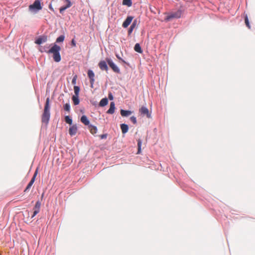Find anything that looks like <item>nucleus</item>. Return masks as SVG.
<instances>
[{"mask_svg": "<svg viewBox=\"0 0 255 255\" xmlns=\"http://www.w3.org/2000/svg\"><path fill=\"white\" fill-rule=\"evenodd\" d=\"M29 10L31 12H37L42 8L40 0H35L33 4L28 7Z\"/></svg>", "mask_w": 255, "mask_h": 255, "instance_id": "nucleus-3", "label": "nucleus"}, {"mask_svg": "<svg viewBox=\"0 0 255 255\" xmlns=\"http://www.w3.org/2000/svg\"><path fill=\"white\" fill-rule=\"evenodd\" d=\"M71 45L73 47H75L76 46V42L74 39H73L71 41Z\"/></svg>", "mask_w": 255, "mask_h": 255, "instance_id": "nucleus-34", "label": "nucleus"}, {"mask_svg": "<svg viewBox=\"0 0 255 255\" xmlns=\"http://www.w3.org/2000/svg\"><path fill=\"white\" fill-rule=\"evenodd\" d=\"M133 18V16H128L122 24L123 27H124V28H127L130 24Z\"/></svg>", "mask_w": 255, "mask_h": 255, "instance_id": "nucleus-12", "label": "nucleus"}, {"mask_svg": "<svg viewBox=\"0 0 255 255\" xmlns=\"http://www.w3.org/2000/svg\"><path fill=\"white\" fill-rule=\"evenodd\" d=\"M77 131V128L76 125H73L70 127L69 129V133L71 136L76 134Z\"/></svg>", "mask_w": 255, "mask_h": 255, "instance_id": "nucleus-15", "label": "nucleus"}, {"mask_svg": "<svg viewBox=\"0 0 255 255\" xmlns=\"http://www.w3.org/2000/svg\"><path fill=\"white\" fill-rule=\"evenodd\" d=\"M74 95L73 96H79L80 92V88L78 86H75L74 87Z\"/></svg>", "mask_w": 255, "mask_h": 255, "instance_id": "nucleus-25", "label": "nucleus"}, {"mask_svg": "<svg viewBox=\"0 0 255 255\" xmlns=\"http://www.w3.org/2000/svg\"><path fill=\"white\" fill-rule=\"evenodd\" d=\"M116 57H117V58L118 59H119L120 60H121L122 62L123 63H126V62L125 60H124L123 59H122V58L121 57H120L118 55H116Z\"/></svg>", "mask_w": 255, "mask_h": 255, "instance_id": "nucleus-36", "label": "nucleus"}, {"mask_svg": "<svg viewBox=\"0 0 255 255\" xmlns=\"http://www.w3.org/2000/svg\"><path fill=\"white\" fill-rule=\"evenodd\" d=\"M36 175H37V171H36L34 173L32 178H31L30 181L29 182V183L27 185L26 187L24 189V192H28L30 188H31V187L32 186V185H33V183L35 181Z\"/></svg>", "mask_w": 255, "mask_h": 255, "instance_id": "nucleus-9", "label": "nucleus"}, {"mask_svg": "<svg viewBox=\"0 0 255 255\" xmlns=\"http://www.w3.org/2000/svg\"><path fill=\"white\" fill-rule=\"evenodd\" d=\"M72 100L73 102V104L74 105H78L80 103V100L79 99V96H73L72 97Z\"/></svg>", "mask_w": 255, "mask_h": 255, "instance_id": "nucleus-22", "label": "nucleus"}, {"mask_svg": "<svg viewBox=\"0 0 255 255\" xmlns=\"http://www.w3.org/2000/svg\"><path fill=\"white\" fill-rule=\"evenodd\" d=\"M77 75L74 76V77H73V79L72 80V84H73V85H75L76 84V80H77Z\"/></svg>", "mask_w": 255, "mask_h": 255, "instance_id": "nucleus-33", "label": "nucleus"}, {"mask_svg": "<svg viewBox=\"0 0 255 255\" xmlns=\"http://www.w3.org/2000/svg\"><path fill=\"white\" fill-rule=\"evenodd\" d=\"M134 49L136 52L139 53H142V50L139 43L135 44Z\"/></svg>", "mask_w": 255, "mask_h": 255, "instance_id": "nucleus-23", "label": "nucleus"}, {"mask_svg": "<svg viewBox=\"0 0 255 255\" xmlns=\"http://www.w3.org/2000/svg\"><path fill=\"white\" fill-rule=\"evenodd\" d=\"M36 175H37V171H36L34 173L32 178H31L30 181L29 182V183L27 185L26 187L24 189V192H28L30 188H31V187L32 186V185H33V183L35 181Z\"/></svg>", "mask_w": 255, "mask_h": 255, "instance_id": "nucleus-10", "label": "nucleus"}, {"mask_svg": "<svg viewBox=\"0 0 255 255\" xmlns=\"http://www.w3.org/2000/svg\"><path fill=\"white\" fill-rule=\"evenodd\" d=\"M136 24H137V20H134L133 21L132 23L131 24V26H130V27L129 28V29L128 30V35H130L131 34V33L133 31V30L134 29V28L136 26Z\"/></svg>", "mask_w": 255, "mask_h": 255, "instance_id": "nucleus-16", "label": "nucleus"}, {"mask_svg": "<svg viewBox=\"0 0 255 255\" xmlns=\"http://www.w3.org/2000/svg\"><path fill=\"white\" fill-rule=\"evenodd\" d=\"M141 143L142 141L140 139H138L137 140V146H138V150L137 154H139L141 152Z\"/></svg>", "mask_w": 255, "mask_h": 255, "instance_id": "nucleus-26", "label": "nucleus"}, {"mask_svg": "<svg viewBox=\"0 0 255 255\" xmlns=\"http://www.w3.org/2000/svg\"><path fill=\"white\" fill-rule=\"evenodd\" d=\"M41 206V203L39 201H37L36 204L33 208V213L31 216V218H33L35 216H36L40 211Z\"/></svg>", "mask_w": 255, "mask_h": 255, "instance_id": "nucleus-8", "label": "nucleus"}, {"mask_svg": "<svg viewBox=\"0 0 255 255\" xmlns=\"http://www.w3.org/2000/svg\"><path fill=\"white\" fill-rule=\"evenodd\" d=\"M61 48L58 45L54 44V45L47 51L44 50V52H46L48 53L53 54V58L55 62H59L61 61V58L60 54V51ZM41 52H44L43 50H40Z\"/></svg>", "mask_w": 255, "mask_h": 255, "instance_id": "nucleus-1", "label": "nucleus"}, {"mask_svg": "<svg viewBox=\"0 0 255 255\" xmlns=\"http://www.w3.org/2000/svg\"><path fill=\"white\" fill-rule=\"evenodd\" d=\"M88 76L90 79V82L91 84V87L93 88V85L95 82V74L94 72L91 70H89L88 71Z\"/></svg>", "mask_w": 255, "mask_h": 255, "instance_id": "nucleus-7", "label": "nucleus"}, {"mask_svg": "<svg viewBox=\"0 0 255 255\" xmlns=\"http://www.w3.org/2000/svg\"><path fill=\"white\" fill-rule=\"evenodd\" d=\"M81 121L86 126H88L90 124L89 121L88 120L87 117L85 115H83L81 117Z\"/></svg>", "mask_w": 255, "mask_h": 255, "instance_id": "nucleus-19", "label": "nucleus"}, {"mask_svg": "<svg viewBox=\"0 0 255 255\" xmlns=\"http://www.w3.org/2000/svg\"><path fill=\"white\" fill-rule=\"evenodd\" d=\"M121 128L122 133L125 134L128 132V127L126 124H122L121 125Z\"/></svg>", "mask_w": 255, "mask_h": 255, "instance_id": "nucleus-20", "label": "nucleus"}, {"mask_svg": "<svg viewBox=\"0 0 255 255\" xmlns=\"http://www.w3.org/2000/svg\"><path fill=\"white\" fill-rule=\"evenodd\" d=\"M47 40V37L45 35H43L38 38L36 41L35 43L37 44H41L43 42H45Z\"/></svg>", "mask_w": 255, "mask_h": 255, "instance_id": "nucleus-13", "label": "nucleus"}, {"mask_svg": "<svg viewBox=\"0 0 255 255\" xmlns=\"http://www.w3.org/2000/svg\"><path fill=\"white\" fill-rule=\"evenodd\" d=\"M108 103V99L105 98L102 99L99 103V106L101 107H104L106 106Z\"/></svg>", "mask_w": 255, "mask_h": 255, "instance_id": "nucleus-21", "label": "nucleus"}, {"mask_svg": "<svg viewBox=\"0 0 255 255\" xmlns=\"http://www.w3.org/2000/svg\"><path fill=\"white\" fill-rule=\"evenodd\" d=\"M115 105L114 102H112L110 103V109L108 110L107 113L109 114H113L115 112Z\"/></svg>", "mask_w": 255, "mask_h": 255, "instance_id": "nucleus-17", "label": "nucleus"}, {"mask_svg": "<svg viewBox=\"0 0 255 255\" xmlns=\"http://www.w3.org/2000/svg\"><path fill=\"white\" fill-rule=\"evenodd\" d=\"M64 2L66 3V5L61 7L59 9V11L61 13H62L64 10L72 5V3L70 0H64Z\"/></svg>", "mask_w": 255, "mask_h": 255, "instance_id": "nucleus-11", "label": "nucleus"}, {"mask_svg": "<svg viewBox=\"0 0 255 255\" xmlns=\"http://www.w3.org/2000/svg\"><path fill=\"white\" fill-rule=\"evenodd\" d=\"M99 66L101 70H105L106 71L108 70V67L107 66L106 62L105 61H101L99 63Z\"/></svg>", "mask_w": 255, "mask_h": 255, "instance_id": "nucleus-14", "label": "nucleus"}, {"mask_svg": "<svg viewBox=\"0 0 255 255\" xmlns=\"http://www.w3.org/2000/svg\"><path fill=\"white\" fill-rule=\"evenodd\" d=\"M89 129L91 133L93 134H95L97 131V128L95 126L90 125L89 126Z\"/></svg>", "mask_w": 255, "mask_h": 255, "instance_id": "nucleus-24", "label": "nucleus"}, {"mask_svg": "<svg viewBox=\"0 0 255 255\" xmlns=\"http://www.w3.org/2000/svg\"><path fill=\"white\" fill-rule=\"evenodd\" d=\"M100 136L101 139H104V138H107V134H103L100 135Z\"/></svg>", "mask_w": 255, "mask_h": 255, "instance_id": "nucleus-35", "label": "nucleus"}, {"mask_svg": "<svg viewBox=\"0 0 255 255\" xmlns=\"http://www.w3.org/2000/svg\"><path fill=\"white\" fill-rule=\"evenodd\" d=\"M65 121L68 124L71 125L72 123V120L68 116L65 117Z\"/></svg>", "mask_w": 255, "mask_h": 255, "instance_id": "nucleus-30", "label": "nucleus"}, {"mask_svg": "<svg viewBox=\"0 0 255 255\" xmlns=\"http://www.w3.org/2000/svg\"><path fill=\"white\" fill-rule=\"evenodd\" d=\"M139 113L142 116H146L147 118H151V114L148 109L144 106H142L139 109Z\"/></svg>", "mask_w": 255, "mask_h": 255, "instance_id": "nucleus-5", "label": "nucleus"}, {"mask_svg": "<svg viewBox=\"0 0 255 255\" xmlns=\"http://www.w3.org/2000/svg\"><path fill=\"white\" fill-rule=\"evenodd\" d=\"M64 109L65 111L69 112L70 110V106L69 103H66L64 106Z\"/></svg>", "mask_w": 255, "mask_h": 255, "instance_id": "nucleus-31", "label": "nucleus"}, {"mask_svg": "<svg viewBox=\"0 0 255 255\" xmlns=\"http://www.w3.org/2000/svg\"><path fill=\"white\" fill-rule=\"evenodd\" d=\"M49 8L51 10H53V11L54 10V9H53V7H52V6L51 4H50L49 5Z\"/></svg>", "mask_w": 255, "mask_h": 255, "instance_id": "nucleus-38", "label": "nucleus"}, {"mask_svg": "<svg viewBox=\"0 0 255 255\" xmlns=\"http://www.w3.org/2000/svg\"><path fill=\"white\" fill-rule=\"evenodd\" d=\"M109 98L110 100H112L113 99V96H112V95L111 94H110L109 95Z\"/></svg>", "mask_w": 255, "mask_h": 255, "instance_id": "nucleus-37", "label": "nucleus"}, {"mask_svg": "<svg viewBox=\"0 0 255 255\" xmlns=\"http://www.w3.org/2000/svg\"><path fill=\"white\" fill-rule=\"evenodd\" d=\"M181 11L180 10H178L175 12L171 13L169 14L168 15L166 16L165 18V20L167 21H169L172 18H178L181 17Z\"/></svg>", "mask_w": 255, "mask_h": 255, "instance_id": "nucleus-6", "label": "nucleus"}, {"mask_svg": "<svg viewBox=\"0 0 255 255\" xmlns=\"http://www.w3.org/2000/svg\"><path fill=\"white\" fill-rule=\"evenodd\" d=\"M64 38L65 37L63 35H60L56 39V42L57 43L62 42L64 41Z\"/></svg>", "mask_w": 255, "mask_h": 255, "instance_id": "nucleus-29", "label": "nucleus"}, {"mask_svg": "<svg viewBox=\"0 0 255 255\" xmlns=\"http://www.w3.org/2000/svg\"><path fill=\"white\" fill-rule=\"evenodd\" d=\"M123 4L130 6L132 5L131 0H123Z\"/></svg>", "mask_w": 255, "mask_h": 255, "instance_id": "nucleus-28", "label": "nucleus"}, {"mask_svg": "<svg viewBox=\"0 0 255 255\" xmlns=\"http://www.w3.org/2000/svg\"><path fill=\"white\" fill-rule=\"evenodd\" d=\"M106 62L115 72L117 73H120V70L119 67L113 62L111 59L107 58Z\"/></svg>", "mask_w": 255, "mask_h": 255, "instance_id": "nucleus-4", "label": "nucleus"}, {"mask_svg": "<svg viewBox=\"0 0 255 255\" xmlns=\"http://www.w3.org/2000/svg\"><path fill=\"white\" fill-rule=\"evenodd\" d=\"M130 121L132 122V123L133 124H136V119L135 117L134 116H132L130 117Z\"/></svg>", "mask_w": 255, "mask_h": 255, "instance_id": "nucleus-32", "label": "nucleus"}, {"mask_svg": "<svg viewBox=\"0 0 255 255\" xmlns=\"http://www.w3.org/2000/svg\"><path fill=\"white\" fill-rule=\"evenodd\" d=\"M121 115L123 117H127L129 116L131 114L132 112L128 110H121Z\"/></svg>", "mask_w": 255, "mask_h": 255, "instance_id": "nucleus-18", "label": "nucleus"}, {"mask_svg": "<svg viewBox=\"0 0 255 255\" xmlns=\"http://www.w3.org/2000/svg\"><path fill=\"white\" fill-rule=\"evenodd\" d=\"M244 15H245V24H246V26L249 28H251V25H250V23H249V19H248V15H247V14H245V13H244Z\"/></svg>", "mask_w": 255, "mask_h": 255, "instance_id": "nucleus-27", "label": "nucleus"}, {"mask_svg": "<svg viewBox=\"0 0 255 255\" xmlns=\"http://www.w3.org/2000/svg\"><path fill=\"white\" fill-rule=\"evenodd\" d=\"M50 99L49 98H47L41 118L42 122L45 124H47L48 123L50 119Z\"/></svg>", "mask_w": 255, "mask_h": 255, "instance_id": "nucleus-2", "label": "nucleus"}]
</instances>
